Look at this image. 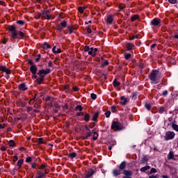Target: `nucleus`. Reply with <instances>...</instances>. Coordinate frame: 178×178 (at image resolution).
<instances>
[{"label": "nucleus", "instance_id": "nucleus-1", "mask_svg": "<svg viewBox=\"0 0 178 178\" xmlns=\"http://www.w3.org/2000/svg\"><path fill=\"white\" fill-rule=\"evenodd\" d=\"M7 30L10 32V36L13 40L24 39L27 37L24 32H22V31H17V28L15 24L8 25Z\"/></svg>", "mask_w": 178, "mask_h": 178}, {"label": "nucleus", "instance_id": "nucleus-2", "mask_svg": "<svg viewBox=\"0 0 178 178\" xmlns=\"http://www.w3.org/2000/svg\"><path fill=\"white\" fill-rule=\"evenodd\" d=\"M127 168V162L125 161H122L120 165H119V170L118 169H114L113 170V177H118L119 175H120L122 173H121V171H123L124 172V170H125Z\"/></svg>", "mask_w": 178, "mask_h": 178}, {"label": "nucleus", "instance_id": "nucleus-3", "mask_svg": "<svg viewBox=\"0 0 178 178\" xmlns=\"http://www.w3.org/2000/svg\"><path fill=\"white\" fill-rule=\"evenodd\" d=\"M159 71L157 70H152V72H150L149 75V79L154 84H157L159 83V78H158L157 75L159 74Z\"/></svg>", "mask_w": 178, "mask_h": 178}, {"label": "nucleus", "instance_id": "nucleus-4", "mask_svg": "<svg viewBox=\"0 0 178 178\" xmlns=\"http://www.w3.org/2000/svg\"><path fill=\"white\" fill-rule=\"evenodd\" d=\"M84 51L88 52V55L91 56L92 57L95 58L97 56V52L98 51V49L96 47H89V46L84 47Z\"/></svg>", "mask_w": 178, "mask_h": 178}, {"label": "nucleus", "instance_id": "nucleus-5", "mask_svg": "<svg viewBox=\"0 0 178 178\" xmlns=\"http://www.w3.org/2000/svg\"><path fill=\"white\" fill-rule=\"evenodd\" d=\"M111 129L115 131H120L123 129V127L121 123L118 121H113L111 124Z\"/></svg>", "mask_w": 178, "mask_h": 178}, {"label": "nucleus", "instance_id": "nucleus-6", "mask_svg": "<svg viewBox=\"0 0 178 178\" xmlns=\"http://www.w3.org/2000/svg\"><path fill=\"white\" fill-rule=\"evenodd\" d=\"M150 25L154 27H161V19L159 17H156L152 19L150 22Z\"/></svg>", "mask_w": 178, "mask_h": 178}, {"label": "nucleus", "instance_id": "nucleus-7", "mask_svg": "<svg viewBox=\"0 0 178 178\" xmlns=\"http://www.w3.org/2000/svg\"><path fill=\"white\" fill-rule=\"evenodd\" d=\"M95 172V170H94L92 168H90L88 169V170H86L83 174V178H92V175Z\"/></svg>", "mask_w": 178, "mask_h": 178}, {"label": "nucleus", "instance_id": "nucleus-8", "mask_svg": "<svg viewBox=\"0 0 178 178\" xmlns=\"http://www.w3.org/2000/svg\"><path fill=\"white\" fill-rule=\"evenodd\" d=\"M175 134L173 131H167L165 134V140L168 141V140H173L175 138Z\"/></svg>", "mask_w": 178, "mask_h": 178}, {"label": "nucleus", "instance_id": "nucleus-9", "mask_svg": "<svg viewBox=\"0 0 178 178\" xmlns=\"http://www.w3.org/2000/svg\"><path fill=\"white\" fill-rule=\"evenodd\" d=\"M122 174L124 175L122 178H132L133 172L131 170H124Z\"/></svg>", "mask_w": 178, "mask_h": 178}, {"label": "nucleus", "instance_id": "nucleus-10", "mask_svg": "<svg viewBox=\"0 0 178 178\" xmlns=\"http://www.w3.org/2000/svg\"><path fill=\"white\" fill-rule=\"evenodd\" d=\"M93 133V131H87L86 134H83L81 136V138L83 140H88L89 137L92 136V134Z\"/></svg>", "mask_w": 178, "mask_h": 178}, {"label": "nucleus", "instance_id": "nucleus-11", "mask_svg": "<svg viewBox=\"0 0 178 178\" xmlns=\"http://www.w3.org/2000/svg\"><path fill=\"white\" fill-rule=\"evenodd\" d=\"M0 71L5 72L6 74H10V70L6 68V65H0Z\"/></svg>", "mask_w": 178, "mask_h": 178}, {"label": "nucleus", "instance_id": "nucleus-12", "mask_svg": "<svg viewBox=\"0 0 178 178\" xmlns=\"http://www.w3.org/2000/svg\"><path fill=\"white\" fill-rule=\"evenodd\" d=\"M18 89L21 91H26L29 89V88H27V86L26 85V83H19V85L18 86Z\"/></svg>", "mask_w": 178, "mask_h": 178}, {"label": "nucleus", "instance_id": "nucleus-13", "mask_svg": "<svg viewBox=\"0 0 178 178\" xmlns=\"http://www.w3.org/2000/svg\"><path fill=\"white\" fill-rule=\"evenodd\" d=\"M38 70V68L37 67V65H31L30 67V72H31V74H37V71Z\"/></svg>", "mask_w": 178, "mask_h": 178}, {"label": "nucleus", "instance_id": "nucleus-14", "mask_svg": "<svg viewBox=\"0 0 178 178\" xmlns=\"http://www.w3.org/2000/svg\"><path fill=\"white\" fill-rule=\"evenodd\" d=\"M49 166L47 164H42L41 165H38V169L42 170L44 171H48Z\"/></svg>", "mask_w": 178, "mask_h": 178}, {"label": "nucleus", "instance_id": "nucleus-15", "mask_svg": "<svg viewBox=\"0 0 178 178\" xmlns=\"http://www.w3.org/2000/svg\"><path fill=\"white\" fill-rule=\"evenodd\" d=\"M135 47V44L134 43H127L126 48L127 51H132Z\"/></svg>", "mask_w": 178, "mask_h": 178}, {"label": "nucleus", "instance_id": "nucleus-16", "mask_svg": "<svg viewBox=\"0 0 178 178\" xmlns=\"http://www.w3.org/2000/svg\"><path fill=\"white\" fill-rule=\"evenodd\" d=\"M120 104L122 105V106H125L127 103L128 102L127 99L125 98L124 96L120 97Z\"/></svg>", "mask_w": 178, "mask_h": 178}, {"label": "nucleus", "instance_id": "nucleus-17", "mask_svg": "<svg viewBox=\"0 0 178 178\" xmlns=\"http://www.w3.org/2000/svg\"><path fill=\"white\" fill-rule=\"evenodd\" d=\"M113 22V15H108L106 19V23L108 24H111Z\"/></svg>", "mask_w": 178, "mask_h": 178}, {"label": "nucleus", "instance_id": "nucleus-18", "mask_svg": "<svg viewBox=\"0 0 178 178\" xmlns=\"http://www.w3.org/2000/svg\"><path fill=\"white\" fill-rule=\"evenodd\" d=\"M41 161V159H40V157H38V159H35L34 161L35 162L31 164V168H33V169H38L37 168V166H38V164L37 163V161Z\"/></svg>", "mask_w": 178, "mask_h": 178}, {"label": "nucleus", "instance_id": "nucleus-19", "mask_svg": "<svg viewBox=\"0 0 178 178\" xmlns=\"http://www.w3.org/2000/svg\"><path fill=\"white\" fill-rule=\"evenodd\" d=\"M42 15V19H47L50 20L51 19V16L49 14H43V12L40 13Z\"/></svg>", "mask_w": 178, "mask_h": 178}, {"label": "nucleus", "instance_id": "nucleus-20", "mask_svg": "<svg viewBox=\"0 0 178 178\" xmlns=\"http://www.w3.org/2000/svg\"><path fill=\"white\" fill-rule=\"evenodd\" d=\"M77 156V154L75 152L70 153L67 154V157L70 159H74Z\"/></svg>", "mask_w": 178, "mask_h": 178}, {"label": "nucleus", "instance_id": "nucleus-21", "mask_svg": "<svg viewBox=\"0 0 178 178\" xmlns=\"http://www.w3.org/2000/svg\"><path fill=\"white\" fill-rule=\"evenodd\" d=\"M42 48H43L44 49H51V46H49V44H48L47 42H44L42 45Z\"/></svg>", "mask_w": 178, "mask_h": 178}, {"label": "nucleus", "instance_id": "nucleus-22", "mask_svg": "<svg viewBox=\"0 0 178 178\" xmlns=\"http://www.w3.org/2000/svg\"><path fill=\"white\" fill-rule=\"evenodd\" d=\"M138 19H139V15L137 14H135L133 16H131V21L132 22H134V21L137 20Z\"/></svg>", "mask_w": 178, "mask_h": 178}, {"label": "nucleus", "instance_id": "nucleus-23", "mask_svg": "<svg viewBox=\"0 0 178 178\" xmlns=\"http://www.w3.org/2000/svg\"><path fill=\"white\" fill-rule=\"evenodd\" d=\"M113 85L115 88L120 86V82H118V81H117V79H114L113 82Z\"/></svg>", "mask_w": 178, "mask_h": 178}, {"label": "nucleus", "instance_id": "nucleus-24", "mask_svg": "<svg viewBox=\"0 0 178 178\" xmlns=\"http://www.w3.org/2000/svg\"><path fill=\"white\" fill-rule=\"evenodd\" d=\"M99 113H98V112L95 113L92 117V120L96 121L97 120V118L99 117Z\"/></svg>", "mask_w": 178, "mask_h": 178}, {"label": "nucleus", "instance_id": "nucleus-25", "mask_svg": "<svg viewBox=\"0 0 178 178\" xmlns=\"http://www.w3.org/2000/svg\"><path fill=\"white\" fill-rule=\"evenodd\" d=\"M16 23H17V24H18V25H19V26H24V24H25V22H24V20H17V21L16 22Z\"/></svg>", "mask_w": 178, "mask_h": 178}, {"label": "nucleus", "instance_id": "nucleus-26", "mask_svg": "<svg viewBox=\"0 0 178 178\" xmlns=\"http://www.w3.org/2000/svg\"><path fill=\"white\" fill-rule=\"evenodd\" d=\"M175 121L172 123V128L173 129V130L178 132V125L175 124Z\"/></svg>", "mask_w": 178, "mask_h": 178}, {"label": "nucleus", "instance_id": "nucleus-27", "mask_svg": "<svg viewBox=\"0 0 178 178\" xmlns=\"http://www.w3.org/2000/svg\"><path fill=\"white\" fill-rule=\"evenodd\" d=\"M174 157H175V155L173 152L170 151L168 154V159H173Z\"/></svg>", "mask_w": 178, "mask_h": 178}, {"label": "nucleus", "instance_id": "nucleus-28", "mask_svg": "<svg viewBox=\"0 0 178 178\" xmlns=\"http://www.w3.org/2000/svg\"><path fill=\"white\" fill-rule=\"evenodd\" d=\"M93 137H92V140H97V138H98V136H99V134H98V133L97 132H94L93 131Z\"/></svg>", "mask_w": 178, "mask_h": 178}, {"label": "nucleus", "instance_id": "nucleus-29", "mask_svg": "<svg viewBox=\"0 0 178 178\" xmlns=\"http://www.w3.org/2000/svg\"><path fill=\"white\" fill-rule=\"evenodd\" d=\"M90 115L88 113H86L85 115H84V121L88 122H89L90 120Z\"/></svg>", "mask_w": 178, "mask_h": 178}, {"label": "nucleus", "instance_id": "nucleus-30", "mask_svg": "<svg viewBox=\"0 0 178 178\" xmlns=\"http://www.w3.org/2000/svg\"><path fill=\"white\" fill-rule=\"evenodd\" d=\"M24 162V161H23V159H20L19 161H18V162L17 163V165L20 168H22V165H23V163Z\"/></svg>", "mask_w": 178, "mask_h": 178}, {"label": "nucleus", "instance_id": "nucleus-31", "mask_svg": "<svg viewBox=\"0 0 178 178\" xmlns=\"http://www.w3.org/2000/svg\"><path fill=\"white\" fill-rule=\"evenodd\" d=\"M42 82H44V79L42 78H37L36 83L39 85L42 84Z\"/></svg>", "mask_w": 178, "mask_h": 178}, {"label": "nucleus", "instance_id": "nucleus-32", "mask_svg": "<svg viewBox=\"0 0 178 178\" xmlns=\"http://www.w3.org/2000/svg\"><path fill=\"white\" fill-rule=\"evenodd\" d=\"M149 168H150V166L147 165V166H145V167H143L142 168H140V171L145 172H146L147 170H149Z\"/></svg>", "mask_w": 178, "mask_h": 178}, {"label": "nucleus", "instance_id": "nucleus-33", "mask_svg": "<svg viewBox=\"0 0 178 178\" xmlns=\"http://www.w3.org/2000/svg\"><path fill=\"white\" fill-rule=\"evenodd\" d=\"M145 108L148 111H151V105L149 104H147V102H145Z\"/></svg>", "mask_w": 178, "mask_h": 178}, {"label": "nucleus", "instance_id": "nucleus-34", "mask_svg": "<svg viewBox=\"0 0 178 178\" xmlns=\"http://www.w3.org/2000/svg\"><path fill=\"white\" fill-rule=\"evenodd\" d=\"M59 25L64 29V28H65L67 26V22H66L65 20H63V22H61L60 23Z\"/></svg>", "mask_w": 178, "mask_h": 178}, {"label": "nucleus", "instance_id": "nucleus-35", "mask_svg": "<svg viewBox=\"0 0 178 178\" xmlns=\"http://www.w3.org/2000/svg\"><path fill=\"white\" fill-rule=\"evenodd\" d=\"M38 145H42L44 144V138H40L38 139L37 141Z\"/></svg>", "mask_w": 178, "mask_h": 178}, {"label": "nucleus", "instance_id": "nucleus-36", "mask_svg": "<svg viewBox=\"0 0 178 178\" xmlns=\"http://www.w3.org/2000/svg\"><path fill=\"white\" fill-rule=\"evenodd\" d=\"M148 158L146 156H145L143 159H142V160H141V163H143V164H145V163H147V161H148Z\"/></svg>", "mask_w": 178, "mask_h": 178}, {"label": "nucleus", "instance_id": "nucleus-37", "mask_svg": "<svg viewBox=\"0 0 178 178\" xmlns=\"http://www.w3.org/2000/svg\"><path fill=\"white\" fill-rule=\"evenodd\" d=\"M56 29L60 33L64 29L61 26H60L58 24H56Z\"/></svg>", "mask_w": 178, "mask_h": 178}, {"label": "nucleus", "instance_id": "nucleus-38", "mask_svg": "<svg viewBox=\"0 0 178 178\" xmlns=\"http://www.w3.org/2000/svg\"><path fill=\"white\" fill-rule=\"evenodd\" d=\"M131 57V54H130V53H129L128 54H127V53H124V58L128 60L129 59H130V58Z\"/></svg>", "mask_w": 178, "mask_h": 178}, {"label": "nucleus", "instance_id": "nucleus-39", "mask_svg": "<svg viewBox=\"0 0 178 178\" xmlns=\"http://www.w3.org/2000/svg\"><path fill=\"white\" fill-rule=\"evenodd\" d=\"M67 29L69 30V34L71 35L73 33V28L72 26H67Z\"/></svg>", "mask_w": 178, "mask_h": 178}, {"label": "nucleus", "instance_id": "nucleus-40", "mask_svg": "<svg viewBox=\"0 0 178 178\" xmlns=\"http://www.w3.org/2000/svg\"><path fill=\"white\" fill-rule=\"evenodd\" d=\"M86 9V8L85 7H82V6H79V8H78V10H79V12L80 13H83V11H84V10Z\"/></svg>", "mask_w": 178, "mask_h": 178}, {"label": "nucleus", "instance_id": "nucleus-41", "mask_svg": "<svg viewBox=\"0 0 178 178\" xmlns=\"http://www.w3.org/2000/svg\"><path fill=\"white\" fill-rule=\"evenodd\" d=\"M79 111L80 112L83 111V108L81 105L76 106L75 111Z\"/></svg>", "mask_w": 178, "mask_h": 178}, {"label": "nucleus", "instance_id": "nucleus-42", "mask_svg": "<svg viewBox=\"0 0 178 178\" xmlns=\"http://www.w3.org/2000/svg\"><path fill=\"white\" fill-rule=\"evenodd\" d=\"M104 63H103L102 64V67H104L108 65V64H109L108 60H104Z\"/></svg>", "mask_w": 178, "mask_h": 178}, {"label": "nucleus", "instance_id": "nucleus-43", "mask_svg": "<svg viewBox=\"0 0 178 178\" xmlns=\"http://www.w3.org/2000/svg\"><path fill=\"white\" fill-rule=\"evenodd\" d=\"M39 75L40 79L45 80V75L44 74H40V71L37 73Z\"/></svg>", "mask_w": 178, "mask_h": 178}, {"label": "nucleus", "instance_id": "nucleus-44", "mask_svg": "<svg viewBox=\"0 0 178 178\" xmlns=\"http://www.w3.org/2000/svg\"><path fill=\"white\" fill-rule=\"evenodd\" d=\"M137 95H138V92H133L131 98H132V99H136L137 98Z\"/></svg>", "mask_w": 178, "mask_h": 178}, {"label": "nucleus", "instance_id": "nucleus-45", "mask_svg": "<svg viewBox=\"0 0 178 178\" xmlns=\"http://www.w3.org/2000/svg\"><path fill=\"white\" fill-rule=\"evenodd\" d=\"M164 112H165V108L161 106L159 108V113L160 114H163Z\"/></svg>", "mask_w": 178, "mask_h": 178}, {"label": "nucleus", "instance_id": "nucleus-46", "mask_svg": "<svg viewBox=\"0 0 178 178\" xmlns=\"http://www.w3.org/2000/svg\"><path fill=\"white\" fill-rule=\"evenodd\" d=\"M10 147H15V141L13 140H10L8 143Z\"/></svg>", "mask_w": 178, "mask_h": 178}, {"label": "nucleus", "instance_id": "nucleus-47", "mask_svg": "<svg viewBox=\"0 0 178 178\" xmlns=\"http://www.w3.org/2000/svg\"><path fill=\"white\" fill-rule=\"evenodd\" d=\"M48 173H49V171H48V170H45V171H44L43 173L41 172V175H42V176L43 177H47V175H48Z\"/></svg>", "mask_w": 178, "mask_h": 178}, {"label": "nucleus", "instance_id": "nucleus-48", "mask_svg": "<svg viewBox=\"0 0 178 178\" xmlns=\"http://www.w3.org/2000/svg\"><path fill=\"white\" fill-rule=\"evenodd\" d=\"M40 59H41V54H38L36 58H35V62L38 63L40 62Z\"/></svg>", "mask_w": 178, "mask_h": 178}, {"label": "nucleus", "instance_id": "nucleus-49", "mask_svg": "<svg viewBox=\"0 0 178 178\" xmlns=\"http://www.w3.org/2000/svg\"><path fill=\"white\" fill-rule=\"evenodd\" d=\"M39 72H40V74H44V76H47V74H48L47 73V71H45V70H40Z\"/></svg>", "mask_w": 178, "mask_h": 178}, {"label": "nucleus", "instance_id": "nucleus-50", "mask_svg": "<svg viewBox=\"0 0 178 178\" xmlns=\"http://www.w3.org/2000/svg\"><path fill=\"white\" fill-rule=\"evenodd\" d=\"M90 97H91V99H93V100H95L97 99V95L94 93H92L90 95Z\"/></svg>", "mask_w": 178, "mask_h": 178}, {"label": "nucleus", "instance_id": "nucleus-51", "mask_svg": "<svg viewBox=\"0 0 178 178\" xmlns=\"http://www.w3.org/2000/svg\"><path fill=\"white\" fill-rule=\"evenodd\" d=\"M40 17L42 18V16L41 15V13H39L37 15H35V19H40Z\"/></svg>", "mask_w": 178, "mask_h": 178}, {"label": "nucleus", "instance_id": "nucleus-52", "mask_svg": "<svg viewBox=\"0 0 178 178\" xmlns=\"http://www.w3.org/2000/svg\"><path fill=\"white\" fill-rule=\"evenodd\" d=\"M157 172V170L155 168H152L151 170H150V174H154V173H156Z\"/></svg>", "mask_w": 178, "mask_h": 178}, {"label": "nucleus", "instance_id": "nucleus-53", "mask_svg": "<svg viewBox=\"0 0 178 178\" xmlns=\"http://www.w3.org/2000/svg\"><path fill=\"white\" fill-rule=\"evenodd\" d=\"M28 63L31 65H35V64H34V63L33 62V60H28Z\"/></svg>", "mask_w": 178, "mask_h": 178}, {"label": "nucleus", "instance_id": "nucleus-54", "mask_svg": "<svg viewBox=\"0 0 178 178\" xmlns=\"http://www.w3.org/2000/svg\"><path fill=\"white\" fill-rule=\"evenodd\" d=\"M7 149H8V147H6V146H3V147H1L0 148V149H1V151H3V152L6 151Z\"/></svg>", "mask_w": 178, "mask_h": 178}, {"label": "nucleus", "instance_id": "nucleus-55", "mask_svg": "<svg viewBox=\"0 0 178 178\" xmlns=\"http://www.w3.org/2000/svg\"><path fill=\"white\" fill-rule=\"evenodd\" d=\"M50 13L49 10H43V15H49Z\"/></svg>", "mask_w": 178, "mask_h": 178}, {"label": "nucleus", "instance_id": "nucleus-56", "mask_svg": "<svg viewBox=\"0 0 178 178\" xmlns=\"http://www.w3.org/2000/svg\"><path fill=\"white\" fill-rule=\"evenodd\" d=\"M111 111L113 113H115L117 111L116 107L115 106H111Z\"/></svg>", "mask_w": 178, "mask_h": 178}, {"label": "nucleus", "instance_id": "nucleus-57", "mask_svg": "<svg viewBox=\"0 0 178 178\" xmlns=\"http://www.w3.org/2000/svg\"><path fill=\"white\" fill-rule=\"evenodd\" d=\"M168 2L171 4H175L177 3V0H168Z\"/></svg>", "mask_w": 178, "mask_h": 178}, {"label": "nucleus", "instance_id": "nucleus-58", "mask_svg": "<svg viewBox=\"0 0 178 178\" xmlns=\"http://www.w3.org/2000/svg\"><path fill=\"white\" fill-rule=\"evenodd\" d=\"M105 115L107 118H108L111 115V112L110 111H107L106 113H105Z\"/></svg>", "mask_w": 178, "mask_h": 178}, {"label": "nucleus", "instance_id": "nucleus-59", "mask_svg": "<svg viewBox=\"0 0 178 178\" xmlns=\"http://www.w3.org/2000/svg\"><path fill=\"white\" fill-rule=\"evenodd\" d=\"M168 94V92L167 90H164L162 93V95L164 97H166Z\"/></svg>", "mask_w": 178, "mask_h": 178}, {"label": "nucleus", "instance_id": "nucleus-60", "mask_svg": "<svg viewBox=\"0 0 178 178\" xmlns=\"http://www.w3.org/2000/svg\"><path fill=\"white\" fill-rule=\"evenodd\" d=\"M31 161H32V158L31 157H28L26 159V163H30V162H31Z\"/></svg>", "mask_w": 178, "mask_h": 178}, {"label": "nucleus", "instance_id": "nucleus-61", "mask_svg": "<svg viewBox=\"0 0 178 178\" xmlns=\"http://www.w3.org/2000/svg\"><path fill=\"white\" fill-rule=\"evenodd\" d=\"M135 39H138V36H130V38H129V40L131 41Z\"/></svg>", "mask_w": 178, "mask_h": 178}, {"label": "nucleus", "instance_id": "nucleus-62", "mask_svg": "<svg viewBox=\"0 0 178 178\" xmlns=\"http://www.w3.org/2000/svg\"><path fill=\"white\" fill-rule=\"evenodd\" d=\"M19 160V157L17 156H13V161L16 162Z\"/></svg>", "mask_w": 178, "mask_h": 178}, {"label": "nucleus", "instance_id": "nucleus-63", "mask_svg": "<svg viewBox=\"0 0 178 178\" xmlns=\"http://www.w3.org/2000/svg\"><path fill=\"white\" fill-rule=\"evenodd\" d=\"M59 18H61V19H64L65 18V15H64L63 13H60Z\"/></svg>", "mask_w": 178, "mask_h": 178}, {"label": "nucleus", "instance_id": "nucleus-64", "mask_svg": "<svg viewBox=\"0 0 178 178\" xmlns=\"http://www.w3.org/2000/svg\"><path fill=\"white\" fill-rule=\"evenodd\" d=\"M76 115H77V116H83V115H84V113L80 111V113H77L76 114Z\"/></svg>", "mask_w": 178, "mask_h": 178}]
</instances>
